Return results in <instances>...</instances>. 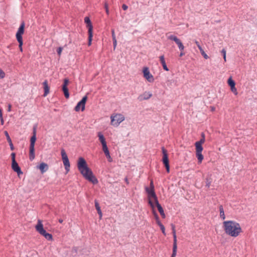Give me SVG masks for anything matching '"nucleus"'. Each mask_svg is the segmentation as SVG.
I'll return each instance as SVG.
<instances>
[{
	"mask_svg": "<svg viewBox=\"0 0 257 257\" xmlns=\"http://www.w3.org/2000/svg\"><path fill=\"white\" fill-rule=\"evenodd\" d=\"M77 168L85 179L94 184L98 183L97 179L93 175L92 171L88 167L87 163L83 158H79L77 161Z\"/></svg>",
	"mask_w": 257,
	"mask_h": 257,
	"instance_id": "1",
	"label": "nucleus"
},
{
	"mask_svg": "<svg viewBox=\"0 0 257 257\" xmlns=\"http://www.w3.org/2000/svg\"><path fill=\"white\" fill-rule=\"evenodd\" d=\"M223 228L225 233L232 237L237 236L240 231V224L234 221H224L223 222Z\"/></svg>",
	"mask_w": 257,
	"mask_h": 257,
	"instance_id": "2",
	"label": "nucleus"
},
{
	"mask_svg": "<svg viewBox=\"0 0 257 257\" xmlns=\"http://www.w3.org/2000/svg\"><path fill=\"white\" fill-rule=\"evenodd\" d=\"M201 137L202 138L200 141H197L195 143L196 156L197 158L199 164H201L202 163V161L204 158L202 154V152L203 151V147L202 145L205 142V135L204 133H202Z\"/></svg>",
	"mask_w": 257,
	"mask_h": 257,
	"instance_id": "3",
	"label": "nucleus"
},
{
	"mask_svg": "<svg viewBox=\"0 0 257 257\" xmlns=\"http://www.w3.org/2000/svg\"><path fill=\"white\" fill-rule=\"evenodd\" d=\"M35 228L37 231L41 235L44 236L46 239L48 240H53L52 235L50 233H47L44 229L43 224L42 223V221L41 220H38L37 224L35 226Z\"/></svg>",
	"mask_w": 257,
	"mask_h": 257,
	"instance_id": "4",
	"label": "nucleus"
},
{
	"mask_svg": "<svg viewBox=\"0 0 257 257\" xmlns=\"http://www.w3.org/2000/svg\"><path fill=\"white\" fill-rule=\"evenodd\" d=\"M25 26V23L24 22H23L21 23L19 28L18 29V30L16 34V38H17L18 42H19V47L20 48V51H21V52L23 51L22 46L23 44V42L22 35L24 33Z\"/></svg>",
	"mask_w": 257,
	"mask_h": 257,
	"instance_id": "5",
	"label": "nucleus"
},
{
	"mask_svg": "<svg viewBox=\"0 0 257 257\" xmlns=\"http://www.w3.org/2000/svg\"><path fill=\"white\" fill-rule=\"evenodd\" d=\"M124 116L120 113L112 114L110 116L111 124L114 126H118L124 120Z\"/></svg>",
	"mask_w": 257,
	"mask_h": 257,
	"instance_id": "6",
	"label": "nucleus"
},
{
	"mask_svg": "<svg viewBox=\"0 0 257 257\" xmlns=\"http://www.w3.org/2000/svg\"><path fill=\"white\" fill-rule=\"evenodd\" d=\"M36 141V131L34 130L33 132V135L31 137V140H30L29 158L31 161L33 160L35 157V144Z\"/></svg>",
	"mask_w": 257,
	"mask_h": 257,
	"instance_id": "7",
	"label": "nucleus"
},
{
	"mask_svg": "<svg viewBox=\"0 0 257 257\" xmlns=\"http://www.w3.org/2000/svg\"><path fill=\"white\" fill-rule=\"evenodd\" d=\"M146 191L148 193L149 203L151 206L152 208L154 209V206L153 204V199L154 200L155 202L158 200L157 197L154 191V189H153L152 188L146 187Z\"/></svg>",
	"mask_w": 257,
	"mask_h": 257,
	"instance_id": "8",
	"label": "nucleus"
},
{
	"mask_svg": "<svg viewBox=\"0 0 257 257\" xmlns=\"http://www.w3.org/2000/svg\"><path fill=\"white\" fill-rule=\"evenodd\" d=\"M167 36L168 40L174 41L176 43L180 51H184L185 47L181 41L177 36L169 34H167Z\"/></svg>",
	"mask_w": 257,
	"mask_h": 257,
	"instance_id": "9",
	"label": "nucleus"
},
{
	"mask_svg": "<svg viewBox=\"0 0 257 257\" xmlns=\"http://www.w3.org/2000/svg\"><path fill=\"white\" fill-rule=\"evenodd\" d=\"M61 154L62 156V159L63 161V163L64 164V166L65 167V169L67 172H68L70 170V162L68 159V158L67 157V155L64 150V149H62L61 151Z\"/></svg>",
	"mask_w": 257,
	"mask_h": 257,
	"instance_id": "10",
	"label": "nucleus"
},
{
	"mask_svg": "<svg viewBox=\"0 0 257 257\" xmlns=\"http://www.w3.org/2000/svg\"><path fill=\"white\" fill-rule=\"evenodd\" d=\"M162 153H163V155L162 161L165 166L167 172L168 173H169L170 172V166H169V162L167 151L164 147H163L162 148Z\"/></svg>",
	"mask_w": 257,
	"mask_h": 257,
	"instance_id": "11",
	"label": "nucleus"
},
{
	"mask_svg": "<svg viewBox=\"0 0 257 257\" xmlns=\"http://www.w3.org/2000/svg\"><path fill=\"white\" fill-rule=\"evenodd\" d=\"M87 95L84 96L82 99L77 104L74 109L76 111H79L80 109L82 111L85 109L86 102L87 100Z\"/></svg>",
	"mask_w": 257,
	"mask_h": 257,
	"instance_id": "12",
	"label": "nucleus"
},
{
	"mask_svg": "<svg viewBox=\"0 0 257 257\" xmlns=\"http://www.w3.org/2000/svg\"><path fill=\"white\" fill-rule=\"evenodd\" d=\"M143 73L144 78L149 82H153L154 78L153 75L150 73L148 67H146L143 68Z\"/></svg>",
	"mask_w": 257,
	"mask_h": 257,
	"instance_id": "13",
	"label": "nucleus"
},
{
	"mask_svg": "<svg viewBox=\"0 0 257 257\" xmlns=\"http://www.w3.org/2000/svg\"><path fill=\"white\" fill-rule=\"evenodd\" d=\"M227 83L228 85L230 87L231 91L235 94H237V90L235 87V82L232 80V77H230L228 78L227 80Z\"/></svg>",
	"mask_w": 257,
	"mask_h": 257,
	"instance_id": "14",
	"label": "nucleus"
},
{
	"mask_svg": "<svg viewBox=\"0 0 257 257\" xmlns=\"http://www.w3.org/2000/svg\"><path fill=\"white\" fill-rule=\"evenodd\" d=\"M152 96V94L151 92L149 91H145L142 94L140 95L138 97V99L141 100H147L151 98Z\"/></svg>",
	"mask_w": 257,
	"mask_h": 257,
	"instance_id": "15",
	"label": "nucleus"
},
{
	"mask_svg": "<svg viewBox=\"0 0 257 257\" xmlns=\"http://www.w3.org/2000/svg\"><path fill=\"white\" fill-rule=\"evenodd\" d=\"M12 168L18 175L22 174L23 173L21 171L20 167L19 166L18 164L16 161H13L12 163Z\"/></svg>",
	"mask_w": 257,
	"mask_h": 257,
	"instance_id": "16",
	"label": "nucleus"
},
{
	"mask_svg": "<svg viewBox=\"0 0 257 257\" xmlns=\"http://www.w3.org/2000/svg\"><path fill=\"white\" fill-rule=\"evenodd\" d=\"M84 22L87 24L88 32H90V30H91V32H93V26L89 18L88 17H85L84 18Z\"/></svg>",
	"mask_w": 257,
	"mask_h": 257,
	"instance_id": "17",
	"label": "nucleus"
},
{
	"mask_svg": "<svg viewBox=\"0 0 257 257\" xmlns=\"http://www.w3.org/2000/svg\"><path fill=\"white\" fill-rule=\"evenodd\" d=\"M38 168L43 174L48 170V165L45 163H41Z\"/></svg>",
	"mask_w": 257,
	"mask_h": 257,
	"instance_id": "18",
	"label": "nucleus"
},
{
	"mask_svg": "<svg viewBox=\"0 0 257 257\" xmlns=\"http://www.w3.org/2000/svg\"><path fill=\"white\" fill-rule=\"evenodd\" d=\"M97 136L98 137L99 141H100V142L102 144V146H105V145H107L106 141H105V139L104 137L103 136V135H102V134L101 132H98V133Z\"/></svg>",
	"mask_w": 257,
	"mask_h": 257,
	"instance_id": "19",
	"label": "nucleus"
},
{
	"mask_svg": "<svg viewBox=\"0 0 257 257\" xmlns=\"http://www.w3.org/2000/svg\"><path fill=\"white\" fill-rule=\"evenodd\" d=\"M44 89V96H46L48 93H49V87L48 86V81L45 80L43 83Z\"/></svg>",
	"mask_w": 257,
	"mask_h": 257,
	"instance_id": "20",
	"label": "nucleus"
},
{
	"mask_svg": "<svg viewBox=\"0 0 257 257\" xmlns=\"http://www.w3.org/2000/svg\"><path fill=\"white\" fill-rule=\"evenodd\" d=\"M159 59H160V61L162 65L163 69L167 71H169V69L168 68V67L167 66V65H166V62L165 60L164 56L162 55V56H160Z\"/></svg>",
	"mask_w": 257,
	"mask_h": 257,
	"instance_id": "21",
	"label": "nucleus"
},
{
	"mask_svg": "<svg viewBox=\"0 0 257 257\" xmlns=\"http://www.w3.org/2000/svg\"><path fill=\"white\" fill-rule=\"evenodd\" d=\"M4 134L7 138V141L8 142V143H9V145L10 146V148H11V150H14V146L13 145V143H12V141L10 138V137L7 131H5L4 132Z\"/></svg>",
	"mask_w": 257,
	"mask_h": 257,
	"instance_id": "22",
	"label": "nucleus"
},
{
	"mask_svg": "<svg viewBox=\"0 0 257 257\" xmlns=\"http://www.w3.org/2000/svg\"><path fill=\"white\" fill-rule=\"evenodd\" d=\"M219 215L220 217L222 219L224 220L225 219V215L224 214V209L222 205L219 206Z\"/></svg>",
	"mask_w": 257,
	"mask_h": 257,
	"instance_id": "23",
	"label": "nucleus"
},
{
	"mask_svg": "<svg viewBox=\"0 0 257 257\" xmlns=\"http://www.w3.org/2000/svg\"><path fill=\"white\" fill-rule=\"evenodd\" d=\"M177 242H173V252L171 257H176L177 254Z\"/></svg>",
	"mask_w": 257,
	"mask_h": 257,
	"instance_id": "24",
	"label": "nucleus"
},
{
	"mask_svg": "<svg viewBox=\"0 0 257 257\" xmlns=\"http://www.w3.org/2000/svg\"><path fill=\"white\" fill-rule=\"evenodd\" d=\"M172 233L173 234V242H177V236L176 234L175 226L174 224H172Z\"/></svg>",
	"mask_w": 257,
	"mask_h": 257,
	"instance_id": "25",
	"label": "nucleus"
},
{
	"mask_svg": "<svg viewBox=\"0 0 257 257\" xmlns=\"http://www.w3.org/2000/svg\"><path fill=\"white\" fill-rule=\"evenodd\" d=\"M155 202L160 213L161 214L162 213L164 212V210L161 205L159 204L158 200L155 201Z\"/></svg>",
	"mask_w": 257,
	"mask_h": 257,
	"instance_id": "26",
	"label": "nucleus"
},
{
	"mask_svg": "<svg viewBox=\"0 0 257 257\" xmlns=\"http://www.w3.org/2000/svg\"><path fill=\"white\" fill-rule=\"evenodd\" d=\"M153 209V214L154 215V217L155 218V219H156V223L157 224H159L160 223H161V221L159 219V217L157 214V213H156V212L154 210V209Z\"/></svg>",
	"mask_w": 257,
	"mask_h": 257,
	"instance_id": "27",
	"label": "nucleus"
},
{
	"mask_svg": "<svg viewBox=\"0 0 257 257\" xmlns=\"http://www.w3.org/2000/svg\"><path fill=\"white\" fill-rule=\"evenodd\" d=\"M92 32H91V30H90V32L88 33V45L90 46L91 44V42L92 40L93 34Z\"/></svg>",
	"mask_w": 257,
	"mask_h": 257,
	"instance_id": "28",
	"label": "nucleus"
},
{
	"mask_svg": "<svg viewBox=\"0 0 257 257\" xmlns=\"http://www.w3.org/2000/svg\"><path fill=\"white\" fill-rule=\"evenodd\" d=\"M102 150H103L105 155L106 154H107L109 153V152L108 149L107 148V145H105V146H102Z\"/></svg>",
	"mask_w": 257,
	"mask_h": 257,
	"instance_id": "29",
	"label": "nucleus"
},
{
	"mask_svg": "<svg viewBox=\"0 0 257 257\" xmlns=\"http://www.w3.org/2000/svg\"><path fill=\"white\" fill-rule=\"evenodd\" d=\"M158 225L160 226V228H161V230L162 231V233L165 235H166L165 228L164 226L162 224V223H160V224H159Z\"/></svg>",
	"mask_w": 257,
	"mask_h": 257,
	"instance_id": "30",
	"label": "nucleus"
},
{
	"mask_svg": "<svg viewBox=\"0 0 257 257\" xmlns=\"http://www.w3.org/2000/svg\"><path fill=\"white\" fill-rule=\"evenodd\" d=\"M95 207L97 211H101L99 204L96 200H95Z\"/></svg>",
	"mask_w": 257,
	"mask_h": 257,
	"instance_id": "31",
	"label": "nucleus"
},
{
	"mask_svg": "<svg viewBox=\"0 0 257 257\" xmlns=\"http://www.w3.org/2000/svg\"><path fill=\"white\" fill-rule=\"evenodd\" d=\"M201 54L203 55V56L204 57V58L205 59H207L208 58V55L205 53V52L204 51V50H203L202 48H201V49L199 50Z\"/></svg>",
	"mask_w": 257,
	"mask_h": 257,
	"instance_id": "32",
	"label": "nucleus"
},
{
	"mask_svg": "<svg viewBox=\"0 0 257 257\" xmlns=\"http://www.w3.org/2000/svg\"><path fill=\"white\" fill-rule=\"evenodd\" d=\"M211 183V178H210V179L207 178L206 181V186L208 188H209L210 186Z\"/></svg>",
	"mask_w": 257,
	"mask_h": 257,
	"instance_id": "33",
	"label": "nucleus"
},
{
	"mask_svg": "<svg viewBox=\"0 0 257 257\" xmlns=\"http://www.w3.org/2000/svg\"><path fill=\"white\" fill-rule=\"evenodd\" d=\"M68 83H69V80H68V79L65 78L64 80V82H63V84L62 87H67V85H68Z\"/></svg>",
	"mask_w": 257,
	"mask_h": 257,
	"instance_id": "34",
	"label": "nucleus"
},
{
	"mask_svg": "<svg viewBox=\"0 0 257 257\" xmlns=\"http://www.w3.org/2000/svg\"><path fill=\"white\" fill-rule=\"evenodd\" d=\"M63 91L64 92V94L65 97L66 98H68L69 97V93L68 89L65 90Z\"/></svg>",
	"mask_w": 257,
	"mask_h": 257,
	"instance_id": "35",
	"label": "nucleus"
},
{
	"mask_svg": "<svg viewBox=\"0 0 257 257\" xmlns=\"http://www.w3.org/2000/svg\"><path fill=\"white\" fill-rule=\"evenodd\" d=\"M63 91L64 92V94L65 97L66 98H68L69 97V93L68 89L65 90Z\"/></svg>",
	"mask_w": 257,
	"mask_h": 257,
	"instance_id": "36",
	"label": "nucleus"
},
{
	"mask_svg": "<svg viewBox=\"0 0 257 257\" xmlns=\"http://www.w3.org/2000/svg\"><path fill=\"white\" fill-rule=\"evenodd\" d=\"M221 53L223 54L224 61H226V50L224 49H222L221 50Z\"/></svg>",
	"mask_w": 257,
	"mask_h": 257,
	"instance_id": "37",
	"label": "nucleus"
},
{
	"mask_svg": "<svg viewBox=\"0 0 257 257\" xmlns=\"http://www.w3.org/2000/svg\"><path fill=\"white\" fill-rule=\"evenodd\" d=\"M5 76V73L0 69V78H4Z\"/></svg>",
	"mask_w": 257,
	"mask_h": 257,
	"instance_id": "38",
	"label": "nucleus"
},
{
	"mask_svg": "<svg viewBox=\"0 0 257 257\" xmlns=\"http://www.w3.org/2000/svg\"><path fill=\"white\" fill-rule=\"evenodd\" d=\"M104 8L105 9V11H106V13L107 15H109L108 6L106 3H105L104 4Z\"/></svg>",
	"mask_w": 257,
	"mask_h": 257,
	"instance_id": "39",
	"label": "nucleus"
},
{
	"mask_svg": "<svg viewBox=\"0 0 257 257\" xmlns=\"http://www.w3.org/2000/svg\"><path fill=\"white\" fill-rule=\"evenodd\" d=\"M106 157L108 159V162H111L112 161L111 157H110V154H107L105 155Z\"/></svg>",
	"mask_w": 257,
	"mask_h": 257,
	"instance_id": "40",
	"label": "nucleus"
},
{
	"mask_svg": "<svg viewBox=\"0 0 257 257\" xmlns=\"http://www.w3.org/2000/svg\"><path fill=\"white\" fill-rule=\"evenodd\" d=\"M63 48L62 47H59L57 49V53L59 56H61Z\"/></svg>",
	"mask_w": 257,
	"mask_h": 257,
	"instance_id": "41",
	"label": "nucleus"
},
{
	"mask_svg": "<svg viewBox=\"0 0 257 257\" xmlns=\"http://www.w3.org/2000/svg\"><path fill=\"white\" fill-rule=\"evenodd\" d=\"M112 40H113V49H115L116 47V45H117V41H116V39H113Z\"/></svg>",
	"mask_w": 257,
	"mask_h": 257,
	"instance_id": "42",
	"label": "nucleus"
},
{
	"mask_svg": "<svg viewBox=\"0 0 257 257\" xmlns=\"http://www.w3.org/2000/svg\"><path fill=\"white\" fill-rule=\"evenodd\" d=\"M11 157H12V162L13 161H16V160H15L16 154H15V153H13L11 154Z\"/></svg>",
	"mask_w": 257,
	"mask_h": 257,
	"instance_id": "43",
	"label": "nucleus"
},
{
	"mask_svg": "<svg viewBox=\"0 0 257 257\" xmlns=\"http://www.w3.org/2000/svg\"><path fill=\"white\" fill-rule=\"evenodd\" d=\"M195 43L196 44L197 46L198 47L199 50L202 48L201 46L200 45L199 42L195 40Z\"/></svg>",
	"mask_w": 257,
	"mask_h": 257,
	"instance_id": "44",
	"label": "nucleus"
},
{
	"mask_svg": "<svg viewBox=\"0 0 257 257\" xmlns=\"http://www.w3.org/2000/svg\"><path fill=\"white\" fill-rule=\"evenodd\" d=\"M111 34H112V40L113 39H116L115 33H114V30L113 29L111 30Z\"/></svg>",
	"mask_w": 257,
	"mask_h": 257,
	"instance_id": "45",
	"label": "nucleus"
},
{
	"mask_svg": "<svg viewBox=\"0 0 257 257\" xmlns=\"http://www.w3.org/2000/svg\"><path fill=\"white\" fill-rule=\"evenodd\" d=\"M122 8L123 10L125 11L127 9L128 7L127 6L125 5V4H123L122 6Z\"/></svg>",
	"mask_w": 257,
	"mask_h": 257,
	"instance_id": "46",
	"label": "nucleus"
},
{
	"mask_svg": "<svg viewBox=\"0 0 257 257\" xmlns=\"http://www.w3.org/2000/svg\"><path fill=\"white\" fill-rule=\"evenodd\" d=\"M97 212L99 215V218L101 219L102 216V212H101V211H97Z\"/></svg>",
	"mask_w": 257,
	"mask_h": 257,
	"instance_id": "47",
	"label": "nucleus"
},
{
	"mask_svg": "<svg viewBox=\"0 0 257 257\" xmlns=\"http://www.w3.org/2000/svg\"><path fill=\"white\" fill-rule=\"evenodd\" d=\"M150 188H152L153 189H154V185H153V181H151V182L150 183Z\"/></svg>",
	"mask_w": 257,
	"mask_h": 257,
	"instance_id": "48",
	"label": "nucleus"
},
{
	"mask_svg": "<svg viewBox=\"0 0 257 257\" xmlns=\"http://www.w3.org/2000/svg\"><path fill=\"white\" fill-rule=\"evenodd\" d=\"M184 55H185V53L184 52V51H181L180 54V57H182Z\"/></svg>",
	"mask_w": 257,
	"mask_h": 257,
	"instance_id": "49",
	"label": "nucleus"
},
{
	"mask_svg": "<svg viewBox=\"0 0 257 257\" xmlns=\"http://www.w3.org/2000/svg\"><path fill=\"white\" fill-rule=\"evenodd\" d=\"M161 214V215L162 216V217L163 218H165L166 215H165V214L164 212H163V213H161V214Z\"/></svg>",
	"mask_w": 257,
	"mask_h": 257,
	"instance_id": "50",
	"label": "nucleus"
},
{
	"mask_svg": "<svg viewBox=\"0 0 257 257\" xmlns=\"http://www.w3.org/2000/svg\"><path fill=\"white\" fill-rule=\"evenodd\" d=\"M1 118V124L2 125L4 124V119H3V117H2V118Z\"/></svg>",
	"mask_w": 257,
	"mask_h": 257,
	"instance_id": "51",
	"label": "nucleus"
},
{
	"mask_svg": "<svg viewBox=\"0 0 257 257\" xmlns=\"http://www.w3.org/2000/svg\"><path fill=\"white\" fill-rule=\"evenodd\" d=\"M3 117V113H2V110L1 109H0V118Z\"/></svg>",
	"mask_w": 257,
	"mask_h": 257,
	"instance_id": "52",
	"label": "nucleus"
},
{
	"mask_svg": "<svg viewBox=\"0 0 257 257\" xmlns=\"http://www.w3.org/2000/svg\"><path fill=\"white\" fill-rule=\"evenodd\" d=\"M11 105L9 104V107H8V111H11Z\"/></svg>",
	"mask_w": 257,
	"mask_h": 257,
	"instance_id": "53",
	"label": "nucleus"
},
{
	"mask_svg": "<svg viewBox=\"0 0 257 257\" xmlns=\"http://www.w3.org/2000/svg\"><path fill=\"white\" fill-rule=\"evenodd\" d=\"M67 89H68L67 87H62L63 91H64L65 90H67Z\"/></svg>",
	"mask_w": 257,
	"mask_h": 257,
	"instance_id": "54",
	"label": "nucleus"
},
{
	"mask_svg": "<svg viewBox=\"0 0 257 257\" xmlns=\"http://www.w3.org/2000/svg\"><path fill=\"white\" fill-rule=\"evenodd\" d=\"M153 204L154 205V206H155V202L154 201V200L153 199Z\"/></svg>",
	"mask_w": 257,
	"mask_h": 257,
	"instance_id": "55",
	"label": "nucleus"
},
{
	"mask_svg": "<svg viewBox=\"0 0 257 257\" xmlns=\"http://www.w3.org/2000/svg\"><path fill=\"white\" fill-rule=\"evenodd\" d=\"M59 222L60 223H62V222H63V220H62V219H60V220H59Z\"/></svg>",
	"mask_w": 257,
	"mask_h": 257,
	"instance_id": "56",
	"label": "nucleus"
},
{
	"mask_svg": "<svg viewBox=\"0 0 257 257\" xmlns=\"http://www.w3.org/2000/svg\"><path fill=\"white\" fill-rule=\"evenodd\" d=\"M214 109H215V108H214V107H212V108H211V110H212V111H213V110H214Z\"/></svg>",
	"mask_w": 257,
	"mask_h": 257,
	"instance_id": "57",
	"label": "nucleus"
}]
</instances>
